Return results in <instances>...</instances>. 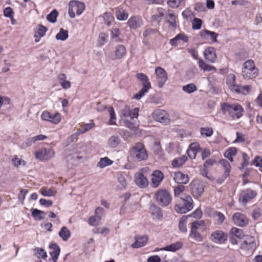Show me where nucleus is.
<instances>
[{
  "instance_id": "1",
  "label": "nucleus",
  "mask_w": 262,
  "mask_h": 262,
  "mask_svg": "<svg viewBox=\"0 0 262 262\" xmlns=\"http://www.w3.org/2000/svg\"><path fill=\"white\" fill-rule=\"evenodd\" d=\"M221 110L224 114L228 113L232 119H239L244 112L243 107L239 104L224 102L221 104Z\"/></svg>"
},
{
  "instance_id": "2",
  "label": "nucleus",
  "mask_w": 262,
  "mask_h": 262,
  "mask_svg": "<svg viewBox=\"0 0 262 262\" xmlns=\"http://www.w3.org/2000/svg\"><path fill=\"white\" fill-rule=\"evenodd\" d=\"M130 156L135 161L141 162L148 158V151L141 142L137 143L129 151Z\"/></svg>"
},
{
  "instance_id": "3",
  "label": "nucleus",
  "mask_w": 262,
  "mask_h": 262,
  "mask_svg": "<svg viewBox=\"0 0 262 262\" xmlns=\"http://www.w3.org/2000/svg\"><path fill=\"white\" fill-rule=\"evenodd\" d=\"M206 226L203 220L195 221L191 223L189 236L197 242H202L203 237L200 232L206 230Z\"/></svg>"
},
{
  "instance_id": "4",
  "label": "nucleus",
  "mask_w": 262,
  "mask_h": 262,
  "mask_svg": "<svg viewBox=\"0 0 262 262\" xmlns=\"http://www.w3.org/2000/svg\"><path fill=\"white\" fill-rule=\"evenodd\" d=\"M193 208V201L188 194H184L180 198L179 204L175 205V210L180 213H185Z\"/></svg>"
},
{
  "instance_id": "5",
  "label": "nucleus",
  "mask_w": 262,
  "mask_h": 262,
  "mask_svg": "<svg viewBox=\"0 0 262 262\" xmlns=\"http://www.w3.org/2000/svg\"><path fill=\"white\" fill-rule=\"evenodd\" d=\"M242 75L244 78L253 79L258 75V70L256 68L255 63L251 59L248 60L243 64Z\"/></svg>"
},
{
  "instance_id": "6",
  "label": "nucleus",
  "mask_w": 262,
  "mask_h": 262,
  "mask_svg": "<svg viewBox=\"0 0 262 262\" xmlns=\"http://www.w3.org/2000/svg\"><path fill=\"white\" fill-rule=\"evenodd\" d=\"M155 198L159 205L163 207L168 206L172 200L170 194L165 189H160L158 190L155 194Z\"/></svg>"
},
{
  "instance_id": "7",
  "label": "nucleus",
  "mask_w": 262,
  "mask_h": 262,
  "mask_svg": "<svg viewBox=\"0 0 262 262\" xmlns=\"http://www.w3.org/2000/svg\"><path fill=\"white\" fill-rule=\"evenodd\" d=\"M85 9V5L83 2L78 1H71L69 3V15L71 18L75 17V12L78 15L82 14Z\"/></svg>"
},
{
  "instance_id": "8",
  "label": "nucleus",
  "mask_w": 262,
  "mask_h": 262,
  "mask_svg": "<svg viewBox=\"0 0 262 262\" xmlns=\"http://www.w3.org/2000/svg\"><path fill=\"white\" fill-rule=\"evenodd\" d=\"M156 77L154 81L159 88H163L168 79L166 71L162 68L158 67L155 69Z\"/></svg>"
},
{
  "instance_id": "9",
  "label": "nucleus",
  "mask_w": 262,
  "mask_h": 262,
  "mask_svg": "<svg viewBox=\"0 0 262 262\" xmlns=\"http://www.w3.org/2000/svg\"><path fill=\"white\" fill-rule=\"evenodd\" d=\"M152 117L156 121L165 125L168 124L170 122L169 114L163 110H155L152 114Z\"/></svg>"
},
{
  "instance_id": "10",
  "label": "nucleus",
  "mask_w": 262,
  "mask_h": 262,
  "mask_svg": "<svg viewBox=\"0 0 262 262\" xmlns=\"http://www.w3.org/2000/svg\"><path fill=\"white\" fill-rule=\"evenodd\" d=\"M256 244L254 237L250 235H245L244 240L241 244L240 248L250 252H253L256 248Z\"/></svg>"
},
{
  "instance_id": "11",
  "label": "nucleus",
  "mask_w": 262,
  "mask_h": 262,
  "mask_svg": "<svg viewBox=\"0 0 262 262\" xmlns=\"http://www.w3.org/2000/svg\"><path fill=\"white\" fill-rule=\"evenodd\" d=\"M139 109L136 107L133 110H130V107L125 105L121 110L120 113V116L122 118L129 117L133 119L137 118L139 115Z\"/></svg>"
},
{
  "instance_id": "12",
  "label": "nucleus",
  "mask_w": 262,
  "mask_h": 262,
  "mask_svg": "<svg viewBox=\"0 0 262 262\" xmlns=\"http://www.w3.org/2000/svg\"><path fill=\"white\" fill-rule=\"evenodd\" d=\"M192 194L195 196H200L204 191L203 183L199 181L194 180L190 184Z\"/></svg>"
},
{
  "instance_id": "13",
  "label": "nucleus",
  "mask_w": 262,
  "mask_h": 262,
  "mask_svg": "<svg viewBox=\"0 0 262 262\" xmlns=\"http://www.w3.org/2000/svg\"><path fill=\"white\" fill-rule=\"evenodd\" d=\"M55 152L52 148H42L35 153V156L37 159L40 160H48L52 158L54 156Z\"/></svg>"
},
{
  "instance_id": "14",
  "label": "nucleus",
  "mask_w": 262,
  "mask_h": 262,
  "mask_svg": "<svg viewBox=\"0 0 262 262\" xmlns=\"http://www.w3.org/2000/svg\"><path fill=\"white\" fill-rule=\"evenodd\" d=\"M142 170L143 169L135 174L134 182L139 187L144 188L148 186V181L147 178L143 174Z\"/></svg>"
},
{
  "instance_id": "15",
  "label": "nucleus",
  "mask_w": 262,
  "mask_h": 262,
  "mask_svg": "<svg viewBox=\"0 0 262 262\" xmlns=\"http://www.w3.org/2000/svg\"><path fill=\"white\" fill-rule=\"evenodd\" d=\"M227 234L221 230L215 231L211 235V241L217 244H223L227 240Z\"/></svg>"
},
{
  "instance_id": "16",
  "label": "nucleus",
  "mask_w": 262,
  "mask_h": 262,
  "mask_svg": "<svg viewBox=\"0 0 262 262\" xmlns=\"http://www.w3.org/2000/svg\"><path fill=\"white\" fill-rule=\"evenodd\" d=\"M232 220L234 223L240 227H244L248 223V219L243 213L235 212L232 215Z\"/></svg>"
},
{
  "instance_id": "17",
  "label": "nucleus",
  "mask_w": 262,
  "mask_h": 262,
  "mask_svg": "<svg viewBox=\"0 0 262 262\" xmlns=\"http://www.w3.org/2000/svg\"><path fill=\"white\" fill-rule=\"evenodd\" d=\"M142 18L139 16H134L130 17L127 21L129 27L133 30H136L143 25Z\"/></svg>"
},
{
  "instance_id": "18",
  "label": "nucleus",
  "mask_w": 262,
  "mask_h": 262,
  "mask_svg": "<svg viewBox=\"0 0 262 262\" xmlns=\"http://www.w3.org/2000/svg\"><path fill=\"white\" fill-rule=\"evenodd\" d=\"M205 58L211 63H214L217 58L215 50L213 47H208L204 51Z\"/></svg>"
},
{
  "instance_id": "19",
  "label": "nucleus",
  "mask_w": 262,
  "mask_h": 262,
  "mask_svg": "<svg viewBox=\"0 0 262 262\" xmlns=\"http://www.w3.org/2000/svg\"><path fill=\"white\" fill-rule=\"evenodd\" d=\"M151 176V185L153 187H157L163 179V174L161 171L156 170L153 172Z\"/></svg>"
},
{
  "instance_id": "20",
  "label": "nucleus",
  "mask_w": 262,
  "mask_h": 262,
  "mask_svg": "<svg viewBox=\"0 0 262 262\" xmlns=\"http://www.w3.org/2000/svg\"><path fill=\"white\" fill-rule=\"evenodd\" d=\"M256 195V193L255 191L251 189H247L243 191L241 193L239 200L244 204H246L249 200L254 198Z\"/></svg>"
},
{
  "instance_id": "21",
  "label": "nucleus",
  "mask_w": 262,
  "mask_h": 262,
  "mask_svg": "<svg viewBox=\"0 0 262 262\" xmlns=\"http://www.w3.org/2000/svg\"><path fill=\"white\" fill-rule=\"evenodd\" d=\"M135 241L132 244V247L134 248H138L145 245L148 241L146 235H137L135 237Z\"/></svg>"
},
{
  "instance_id": "22",
  "label": "nucleus",
  "mask_w": 262,
  "mask_h": 262,
  "mask_svg": "<svg viewBox=\"0 0 262 262\" xmlns=\"http://www.w3.org/2000/svg\"><path fill=\"white\" fill-rule=\"evenodd\" d=\"M49 248L52 250V251L50 252L51 260L53 262H57L60 252L59 247L56 244L53 243L50 245Z\"/></svg>"
},
{
  "instance_id": "23",
  "label": "nucleus",
  "mask_w": 262,
  "mask_h": 262,
  "mask_svg": "<svg viewBox=\"0 0 262 262\" xmlns=\"http://www.w3.org/2000/svg\"><path fill=\"white\" fill-rule=\"evenodd\" d=\"M200 150V145L197 142L192 143L190 144L189 148L187 150L188 156L191 159H195L196 154Z\"/></svg>"
},
{
  "instance_id": "24",
  "label": "nucleus",
  "mask_w": 262,
  "mask_h": 262,
  "mask_svg": "<svg viewBox=\"0 0 262 262\" xmlns=\"http://www.w3.org/2000/svg\"><path fill=\"white\" fill-rule=\"evenodd\" d=\"M150 211L154 218L161 220L163 218V212L162 209L155 204L151 203L149 207Z\"/></svg>"
},
{
  "instance_id": "25",
  "label": "nucleus",
  "mask_w": 262,
  "mask_h": 262,
  "mask_svg": "<svg viewBox=\"0 0 262 262\" xmlns=\"http://www.w3.org/2000/svg\"><path fill=\"white\" fill-rule=\"evenodd\" d=\"M173 179L178 184H187L189 181L188 175L184 174L180 171L174 173Z\"/></svg>"
},
{
  "instance_id": "26",
  "label": "nucleus",
  "mask_w": 262,
  "mask_h": 262,
  "mask_svg": "<svg viewBox=\"0 0 262 262\" xmlns=\"http://www.w3.org/2000/svg\"><path fill=\"white\" fill-rule=\"evenodd\" d=\"M235 80L236 76L234 74H228L226 78V83L232 92L238 88V85L235 83Z\"/></svg>"
},
{
  "instance_id": "27",
  "label": "nucleus",
  "mask_w": 262,
  "mask_h": 262,
  "mask_svg": "<svg viewBox=\"0 0 262 262\" xmlns=\"http://www.w3.org/2000/svg\"><path fill=\"white\" fill-rule=\"evenodd\" d=\"M47 31V28L42 25H37V30L34 35V37H35V41L38 42L40 38L45 35Z\"/></svg>"
},
{
  "instance_id": "28",
  "label": "nucleus",
  "mask_w": 262,
  "mask_h": 262,
  "mask_svg": "<svg viewBox=\"0 0 262 262\" xmlns=\"http://www.w3.org/2000/svg\"><path fill=\"white\" fill-rule=\"evenodd\" d=\"M165 18L166 21L169 24V26L173 28H175L177 27L176 16L170 10L168 11L165 16Z\"/></svg>"
},
{
  "instance_id": "29",
  "label": "nucleus",
  "mask_w": 262,
  "mask_h": 262,
  "mask_svg": "<svg viewBox=\"0 0 262 262\" xmlns=\"http://www.w3.org/2000/svg\"><path fill=\"white\" fill-rule=\"evenodd\" d=\"M182 246V243L180 242H177L174 243H172L169 245L166 246L165 247L162 248L161 250H165L168 251L175 252L177 250L180 249Z\"/></svg>"
},
{
  "instance_id": "30",
  "label": "nucleus",
  "mask_w": 262,
  "mask_h": 262,
  "mask_svg": "<svg viewBox=\"0 0 262 262\" xmlns=\"http://www.w3.org/2000/svg\"><path fill=\"white\" fill-rule=\"evenodd\" d=\"M58 235L63 241H67L71 237V233L67 227L63 226L59 231Z\"/></svg>"
},
{
  "instance_id": "31",
  "label": "nucleus",
  "mask_w": 262,
  "mask_h": 262,
  "mask_svg": "<svg viewBox=\"0 0 262 262\" xmlns=\"http://www.w3.org/2000/svg\"><path fill=\"white\" fill-rule=\"evenodd\" d=\"M67 78V76L64 74L62 73L58 75L59 82L62 88L65 89H69L71 86L70 82L66 80Z\"/></svg>"
},
{
  "instance_id": "32",
  "label": "nucleus",
  "mask_w": 262,
  "mask_h": 262,
  "mask_svg": "<svg viewBox=\"0 0 262 262\" xmlns=\"http://www.w3.org/2000/svg\"><path fill=\"white\" fill-rule=\"evenodd\" d=\"M200 35L203 38H206L207 36H210L212 42H215L217 41L216 37H217L218 34L214 32L204 30L200 32Z\"/></svg>"
},
{
  "instance_id": "33",
  "label": "nucleus",
  "mask_w": 262,
  "mask_h": 262,
  "mask_svg": "<svg viewBox=\"0 0 262 262\" xmlns=\"http://www.w3.org/2000/svg\"><path fill=\"white\" fill-rule=\"evenodd\" d=\"M220 164L223 166L225 169L224 177L225 179L227 178L230 174L231 170V166L229 162L226 159H222L220 161Z\"/></svg>"
},
{
  "instance_id": "34",
  "label": "nucleus",
  "mask_w": 262,
  "mask_h": 262,
  "mask_svg": "<svg viewBox=\"0 0 262 262\" xmlns=\"http://www.w3.org/2000/svg\"><path fill=\"white\" fill-rule=\"evenodd\" d=\"M113 163V161L112 160L110 159L108 157H105L100 159V161L97 164V166L100 168H103L112 165Z\"/></svg>"
},
{
  "instance_id": "35",
  "label": "nucleus",
  "mask_w": 262,
  "mask_h": 262,
  "mask_svg": "<svg viewBox=\"0 0 262 262\" xmlns=\"http://www.w3.org/2000/svg\"><path fill=\"white\" fill-rule=\"evenodd\" d=\"M187 160V157L186 156H182L180 157L174 159L171 163L174 167H178L182 166Z\"/></svg>"
},
{
  "instance_id": "36",
  "label": "nucleus",
  "mask_w": 262,
  "mask_h": 262,
  "mask_svg": "<svg viewBox=\"0 0 262 262\" xmlns=\"http://www.w3.org/2000/svg\"><path fill=\"white\" fill-rule=\"evenodd\" d=\"M126 54V49L122 45H119L116 47L115 50L116 57L118 59L122 58Z\"/></svg>"
},
{
  "instance_id": "37",
  "label": "nucleus",
  "mask_w": 262,
  "mask_h": 262,
  "mask_svg": "<svg viewBox=\"0 0 262 262\" xmlns=\"http://www.w3.org/2000/svg\"><path fill=\"white\" fill-rule=\"evenodd\" d=\"M120 142L121 139L118 136H112L108 140V144L110 147L115 148L119 144Z\"/></svg>"
},
{
  "instance_id": "38",
  "label": "nucleus",
  "mask_w": 262,
  "mask_h": 262,
  "mask_svg": "<svg viewBox=\"0 0 262 262\" xmlns=\"http://www.w3.org/2000/svg\"><path fill=\"white\" fill-rule=\"evenodd\" d=\"M137 78L142 82L143 86L146 85L148 87H151L150 83L149 82L148 77L143 73H138L136 75Z\"/></svg>"
},
{
  "instance_id": "39",
  "label": "nucleus",
  "mask_w": 262,
  "mask_h": 262,
  "mask_svg": "<svg viewBox=\"0 0 262 262\" xmlns=\"http://www.w3.org/2000/svg\"><path fill=\"white\" fill-rule=\"evenodd\" d=\"M34 255L38 258L45 259L47 257V253L42 248L37 247L34 249Z\"/></svg>"
},
{
  "instance_id": "40",
  "label": "nucleus",
  "mask_w": 262,
  "mask_h": 262,
  "mask_svg": "<svg viewBox=\"0 0 262 262\" xmlns=\"http://www.w3.org/2000/svg\"><path fill=\"white\" fill-rule=\"evenodd\" d=\"M40 192L42 195L48 197L55 196L57 193L56 191L46 187H42L40 189Z\"/></svg>"
},
{
  "instance_id": "41",
  "label": "nucleus",
  "mask_w": 262,
  "mask_h": 262,
  "mask_svg": "<svg viewBox=\"0 0 262 262\" xmlns=\"http://www.w3.org/2000/svg\"><path fill=\"white\" fill-rule=\"evenodd\" d=\"M199 67L204 71H216V68L212 66L207 64L205 62L201 59H200L198 62Z\"/></svg>"
},
{
  "instance_id": "42",
  "label": "nucleus",
  "mask_w": 262,
  "mask_h": 262,
  "mask_svg": "<svg viewBox=\"0 0 262 262\" xmlns=\"http://www.w3.org/2000/svg\"><path fill=\"white\" fill-rule=\"evenodd\" d=\"M118 182L119 183L118 187L120 189H124L126 186V180L125 177L122 173H119L117 176Z\"/></svg>"
},
{
  "instance_id": "43",
  "label": "nucleus",
  "mask_w": 262,
  "mask_h": 262,
  "mask_svg": "<svg viewBox=\"0 0 262 262\" xmlns=\"http://www.w3.org/2000/svg\"><path fill=\"white\" fill-rule=\"evenodd\" d=\"M116 16L119 20H125L127 18L128 14L125 10L119 9L116 11Z\"/></svg>"
},
{
  "instance_id": "44",
  "label": "nucleus",
  "mask_w": 262,
  "mask_h": 262,
  "mask_svg": "<svg viewBox=\"0 0 262 262\" xmlns=\"http://www.w3.org/2000/svg\"><path fill=\"white\" fill-rule=\"evenodd\" d=\"M188 220V217L183 216L181 217L179 221V229L183 232L186 233L187 231L186 224Z\"/></svg>"
},
{
  "instance_id": "45",
  "label": "nucleus",
  "mask_w": 262,
  "mask_h": 262,
  "mask_svg": "<svg viewBox=\"0 0 262 262\" xmlns=\"http://www.w3.org/2000/svg\"><path fill=\"white\" fill-rule=\"evenodd\" d=\"M46 213L43 211L37 209H34L32 211V215L33 217L36 218L39 220H42L45 218Z\"/></svg>"
},
{
  "instance_id": "46",
  "label": "nucleus",
  "mask_w": 262,
  "mask_h": 262,
  "mask_svg": "<svg viewBox=\"0 0 262 262\" xmlns=\"http://www.w3.org/2000/svg\"><path fill=\"white\" fill-rule=\"evenodd\" d=\"M251 89V86L250 85H238L237 89H236V90H234L233 92L236 93H241L243 95H247L249 93Z\"/></svg>"
},
{
  "instance_id": "47",
  "label": "nucleus",
  "mask_w": 262,
  "mask_h": 262,
  "mask_svg": "<svg viewBox=\"0 0 262 262\" xmlns=\"http://www.w3.org/2000/svg\"><path fill=\"white\" fill-rule=\"evenodd\" d=\"M69 36L68 31L64 30L63 28H61L58 33L56 35V39L57 40H60L64 41L66 40Z\"/></svg>"
},
{
  "instance_id": "48",
  "label": "nucleus",
  "mask_w": 262,
  "mask_h": 262,
  "mask_svg": "<svg viewBox=\"0 0 262 262\" xmlns=\"http://www.w3.org/2000/svg\"><path fill=\"white\" fill-rule=\"evenodd\" d=\"M230 233L232 234L234 236L238 237L239 239L244 238L243 231L242 230L237 228L236 227H233L230 230Z\"/></svg>"
},
{
  "instance_id": "49",
  "label": "nucleus",
  "mask_w": 262,
  "mask_h": 262,
  "mask_svg": "<svg viewBox=\"0 0 262 262\" xmlns=\"http://www.w3.org/2000/svg\"><path fill=\"white\" fill-rule=\"evenodd\" d=\"M213 133V129L211 127H201L200 128L201 135L203 137H210Z\"/></svg>"
},
{
  "instance_id": "50",
  "label": "nucleus",
  "mask_w": 262,
  "mask_h": 262,
  "mask_svg": "<svg viewBox=\"0 0 262 262\" xmlns=\"http://www.w3.org/2000/svg\"><path fill=\"white\" fill-rule=\"evenodd\" d=\"M196 89V86L194 83L188 84L182 87L183 91L188 94L194 92Z\"/></svg>"
},
{
  "instance_id": "51",
  "label": "nucleus",
  "mask_w": 262,
  "mask_h": 262,
  "mask_svg": "<svg viewBox=\"0 0 262 262\" xmlns=\"http://www.w3.org/2000/svg\"><path fill=\"white\" fill-rule=\"evenodd\" d=\"M58 14V13L56 9H54L50 14L47 15V19L52 23H54L57 20Z\"/></svg>"
},
{
  "instance_id": "52",
  "label": "nucleus",
  "mask_w": 262,
  "mask_h": 262,
  "mask_svg": "<svg viewBox=\"0 0 262 262\" xmlns=\"http://www.w3.org/2000/svg\"><path fill=\"white\" fill-rule=\"evenodd\" d=\"M61 120V117L59 113H57L54 114H51L50 118L48 121L51 122L54 124L58 123Z\"/></svg>"
},
{
  "instance_id": "53",
  "label": "nucleus",
  "mask_w": 262,
  "mask_h": 262,
  "mask_svg": "<svg viewBox=\"0 0 262 262\" xmlns=\"http://www.w3.org/2000/svg\"><path fill=\"white\" fill-rule=\"evenodd\" d=\"M104 23L107 26H110L113 21L114 18L113 15L110 13H105L103 15Z\"/></svg>"
},
{
  "instance_id": "54",
  "label": "nucleus",
  "mask_w": 262,
  "mask_h": 262,
  "mask_svg": "<svg viewBox=\"0 0 262 262\" xmlns=\"http://www.w3.org/2000/svg\"><path fill=\"white\" fill-rule=\"evenodd\" d=\"M213 217L219 225L222 224L225 218L224 215L222 213L217 211L213 213Z\"/></svg>"
},
{
  "instance_id": "55",
  "label": "nucleus",
  "mask_w": 262,
  "mask_h": 262,
  "mask_svg": "<svg viewBox=\"0 0 262 262\" xmlns=\"http://www.w3.org/2000/svg\"><path fill=\"white\" fill-rule=\"evenodd\" d=\"M151 87H148L146 85H144L143 86L142 89L140 90V91L136 94L134 98L136 99H140L141 97H142L144 94L148 92V90Z\"/></svg>"
},
{
  "instance_id": "56",
  "label": "nucleus",
  "mask_w": 262,
  "mask_h": 262,
  "mask_svg": "<svg viewBox=\"0 0 262 262\" xmlns=\"http://www.w3.org/2000/svg\"><path fill=\"white\" fill-rule=\"evenodd\" d=\"M108 111L110 115V124L114 125L116 124V115L113 107L111 106L108 107Z\"/></svg>"
},
{
  "instance_id": "57",
  "label": "nucleus",
  "mask_w": 262,
  "mask_h": 262,
  "mask_svg": "<svg viewBox=\"0 0 262 262\" xmlns=\"http://www.w3.org/2000/svg\"><path fill=\"white\" fill-rule=\"evenodd\" d=\"M110 229L107 227L96 228L93 229L92 231L95 234H107Z\"/></svg>"
},
{
  "instance_id": "58",
  "label": "nucleus",
  "mask_w": 262,
  "mask_h": 262,
  "mask_svg": "<svg viewBox=\"0 0 262 262\" xmlns=\"http://www.w3.org/2000/svg\"><path fill=\"white\" fill-rule=\"evenodd\" d=\"M202 21L201 19L194 18L192 22V29L194 30H199L201 28Z\"/></svg>"
},
{
  "instance_id": "59",
  "label": "nucleus",
  "mask_w": 262,
  "mask_h": 262,
  "mask_svg": "<svg viewBox=\"0 0 262 262\" xmlns=\"http://www.w3.org/2000/svg\"><path fill=\"white\" fill-rule=\"evenodd\" d=\"M34 142H35V141L33 137L29 138L21 144V147L22 148H26L32 145Z\"/></svg>"
},
{
  "instance_id": "60",
  "label": "nucleus",
  "mask_w": 262,
  "mask_h": 262,
  "mask_svg": "<svg viewBox=\"0 0 262 262\" xmlns=\"http://www.w3.org/2000/svg\"><path fill=\"white\" fill-rule=\"evenodd\" d=\"M94 126L95 124L93 122H91L90 123L83 124L82 125H81L82 128L81 133H84L92 129L93 127H94Z\"/></svg>"
},
{
  "instance_id": "61",
  "label": "nucleus",
  "mask_w": 262,
  "mask_h": 262,
  "mask_svg": "<svg viewBox=\"0 0 262 262\" xmlns=\"http://www.w3.org/2000/svg\"><path fill=\"white\" fill-rule=\"evenodd\" d=\"M237 149L234 147H230L228 149L226 150V151L224 154V156L225 157H230L233 156H235L236 154Z\"/></svg>"
},
{
  "instance_id": "62",
  "label": "nucleus",
  "mask_w": 262,
  "mask_h": 262,
  "mask_svg": "<svg viewBox=\"0 0 262 262\" xmlns=\"http://www.w3.org/2000/svg\"><path fill=\"white\" fill-rule=\"evenodd\" d=\"M185 189V186L183 185H178L174 188V193L176 196L180 195Z\"/></svg>"
},
{
  "instance_id": "63",
  "label": "nucleus",
  "mask_w": 262,
  "mask_h": 262,
  "mask_svg": "<svg viewBox=\"0 0 262 262\" xmlns=\"http://www.w3.org/2000/svg\"><path fill=\"white\" fill-rule=\"evenodd\" d=\"M100 220H98L97 215L91 216L89 219V223L91 226H98Z\"/></svg>"
},
{
  "instance_id": "64",
  "label": "nucleus",
  "mask_w": 262,
  "mask_h": 262,
  "mask_svg": "<svg viewBox=\"0 0 262 262\" xmlns=\"http://www.w3.org/2000/svg\"><path fill=\"white\" fill-rule=\"evenodd\" d=\"M14 12L12 9L10 7H7L4 10V15L5 17L10 18L12 16H14Z\"/></svg>"
}]
</instances>
